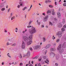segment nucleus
Returning a JSON list of instances; mask_svg holds the SVG:
<instances>
[{"label": "nucleus", "instance_id": "e433bc0d", "mask_svg": "<svg viewBox=\"0 0 66 66\" xmlns=\"http://www.w3.org/2000/svg\"><path fill=\"white\" fill-rule=\"evenodd\" d=\"M63 5L64 6H66V3H64L63 4Z\"/></svg>", "mask_w": 66, "mask_h": 66}, {"label": "nucleus", "instance_id": "2eb2a0df", "mask_svg": "<svg viewBox=\"0 0 66 66\" xmlns=\"http://www.w3.org/2000/svg\"><path fill=\"white\" fill-rule=\"evenodd\" d=\"M30 55V52H28L27 54V56H29Z\"/></svg>", "mask_w": 66, "mask_h": 66}, {"label": "nucleus", "instance_id": "6ab92c4d", "mask_svg": "<svg viewBox=\"0 0 66 66\" xmlns=\"http://www.w3.org/2000/svg\"><path fill=\"white\" fill-rule=\"evenodd\" d=\"M27 29H26L24 31H22V33L23 34H24L25 32H27Z\"/></svg>", "mask_w": 66, "mask_h": 66}, {"label": "nucleus", "instance_id": "1a4fd4ad", "mask_svg": "<svg viewBox=\"0 0 66 66\" xmlns=\"http://www.w3.org/2000/svg\"><path fill=\"white\" fill-rule=\"evenodd\" d=\"M50 55L52 57H54V56H55V54L53 52H51L50 53Z\"/></svg>", "mask_w": 66, "mask_h": 66}, {"label": "nucleus", "instance_id": "c85d7f7f", "mask_svg": "<svg viewBox=\"0 0 66 66\" xmlns=\"http://www.w3.org/2000/svg\"><path fill=\"white\" fill-rule=\"evenodd\" d=\"M49 24H50V25H51V26H52L53 25V24H52V23H51L50 22H49Z\"/></svg>", "mask_w": 66, "mask_h": 66}, {"label": "nucleus", "instance_id": "bf43d9fd", "mask_svg": "<svg viewBox=\"0 0 66 66\" xmlns=\"http://www.w3.org/2000/svg\"><path fill=\"white\" fill-rule=\"evenodd\" d=\"M47 51H45V54H46V53H47Z\"/></svg>", "mask_w": 66, "mask_h": 66}, {"label": "nucleus", "instance_id": "e2e57ef3", "mask_svg": "<svg viewBox=\"0 0 66 66\" xmlns=\"http://www.w3.org/2000/svg\"><path fill=\"white\" fill-rule=\"evenodd\" d=\"M40 23V22H38V24H39V25Z\"/></svg>", "mask_w": 66, "mask_h": 66}, {"label": "nucleus", "instance_id": "f704fd0d", "mask_svg": "<svg viewBox=\"0 0 66 66\" xmlns=\"http://www.w3.org/2000/svg\"><path fill=\"white\" fill-rule=\"evenodd\" d=\"M45 3H48V0L45 1Z\"/></svg>", "mask_w": 66, "mask_h": 66}, {"label": "nucleus", "instance_id": "4be33fe9", "mask_svg": "<svg viewBox=\"0 0 66 66\" xmlns=\"http://www.w3.org/2000/svg\"><path fill=\"white\" fill-rule=\"evenodd\" d=\"M32 21H30L29 23V25H30V24H31V23H32Z\"/></svg>", "mask_w": 66, "mask_h": 66}, {"label": "nucleus", "instance_id": "a211bd4d", "mask_svg": "<svg viewBox=\"0 0 66 66\" xmlns=\"http://www.w3.org/2000/svg\"><path fill=\"white\" fill-rule=\"evenodd\" d=\"M60 39H57L56 40V43H59L60 42Z\"/></svg>", "mask_w": 66, "mask_h": 66}, {"label": "nucleus", "instance_id": "dca6fc26", "mask_svg": "<svg viewBox=\"0 0 66 66\" xmlns=\"http://www.w3.org/2000/svg\"><path fill=\"white\" fill-rule=\"evenodd\" d=\"M16 18V17L15 16H14L13 17H12L11 20H13V19H15V18Z\"/></svg>", "mask_w": 66, "mask_h": 66}, {"label": "nucleus", "instance_id": "a18cd8bd", "mask_svg": "<svg viewBox=\"0 0 66 66\" xmlns=\"http://www.w3.org/2000/svg\"><path fill=\"white\" fill-rule=\"evenodd\" d=\"M29 49L30 50H31V51H32V48L31 47H30L29 48Z\"/></svg>", "mask_w": 66, "mask_h": 66}, {"label": "nucleus", "instance_id": "b1692460", "mask_svg": "<svg viewBox=\"0 0 66 66\" xmlns=\"http://www.w3.org/2000/svg\"><path fill=\"white\" fill-rule=\"evenodd\" d=\"M27 7H24L23 9H22L23 11H24V10H26V9H27Z\"/></svg>", "mask_w": 66, "mask_h": 66}, {"label": "nucleus", "instance_id": "0e129e2a", "mask_svg": "<svg viewBox=\"0 0 66 66\" xmlns=\"http://www.w3.org/2000/svg\"><path fill=\"white\" fill-rule=\"evenodd\" d=\"M10 9H9L8 10V12H10Z\"/></svg>", "mask_w": 66, "mask_h": 66}, {"label": "nucleus", "instance_id": "4d7b16f0", "mask_svg": "<svg viewBox=\"0 0 66 66\" xmlns=\"http://www.w3.org/2000/svg\"><path fill=\"white\" fill-rule=\"evenodd\" d=\"M44 25H43L41 26V28H44Z\"/></svg>", "mask_w": 66, "mask_h": 66}, {"label": "nucleus", "instance_id": "13d9d810", "mask_svg": "<svg viewBox=\"0 0 66 66\" xmlns=\"http://www.w3.org/2000/svg\"><path fill=\"white\" fill-rule=\"evenodd\" d=\"M42 15H44V16H45L46 15L44 13H43Z\"/></svg>", "mask_w": 66, "mask_h": 66}, {"label": "nucleus", "instance_id": "423d86ee", "mask_svg": "<svg viewBox=\"0 0 66 66\" xmlns=\"http://www.w3.org/2000/svg\"><path fill=\"white\" fill-rule=\"evenodd\" d=\"M22 49H25L26 48V44L24 42H23L22 45L21 46Z\"/></svg>", "mask_w": 66, "mask_h": 66}, {"label": "nucleus", "instance_id": "4468645a", "mask_svg": "<svg viewBox=\"0 0 66 66\" xmlns=\"http://www.w3.org/2000/svg\"><path fill=\"white\" fill-rule=\"evenodd\" d=\"M50 46V44H48L46 45V47L45 48L46 49H47V48H49V47Z\"/></svg>", "mask_w": 66, "mask_h": 66}, {"label": "nucleus", "instance_id": "864d4df0", "mask_svg": "<svg viewBox=\"0 0 66 66\" xmlns=\"http://www.w3.org/2000/svg\"><path fill=\"white\" fill-rule=\"evenodd\" d=\"M38 66H41V64H38Z\"/></svg>", "mask_w": 66, "mask_h": 66}, {"label": "nucleus", "instance_id": "a878e982", "mask_svg": "<svg viewBox=\"0 0 66 66\" xmlns=\"http://www.w3.org/2000/svg\"><path fill=\"white\" fill-rule=\"evenodd\" d=\"M61 30L62 32L64 31H65V28H62L61 29Z\"/></svg>", "mask_w": 66, "mask_h": 66}, {"label": "nucleus", "instance_id": "ea45409f", "mask_svg": "<svg viewBox=\"0 0 66 66\" xmlns=\"http://www.w3.org/2000/svg\"><path fill=\"white\" fill-rule=\"evenodd\" d=\"M54 36H53V39H55V37H54Z\"/></svg>", "mask_w": 66, "mask_h": 66}, {"label": "nucleus", "instance_id": "338daca9", "mask_svg": "<svg viewBox=\"0 0 66 66\" xmlns=\"http://www.w3.org/2000/svg\"><path fill=\"white\" fill-rule=\"evenodd\" d=\"M54 20H55V21H57V19H56V18H55Z\"/></svg>", "mask_w": 66, "mask_h": 66}, {"label": "nucleus", "instance_id": "58836bf2", "mask_svg": "<svg viewBox=\"0 0 66 66\" xmlns=\"http://www.w3.org/2000/svg\"><path fill=\"white\" fill-rule=\"evenodd\" d=\"M31 27H32V26H30L29 25L27 26V28H29Z\"/></svg>", "mask_w": 66, "mask_h": 66}, {"label": "nucleus", "instance_id": "774afa93", "mask_svg": "<svg viewBox=\"0 0 66 66\" xmlns=\"http://www.w3.org/2000/svg\"><path fill=\"white\" fill-rule=\"evenodd\" d=\"M17 64V62H15L14 63V65H16V64Z\"/></svg>", "mask_w": 66, "mask_h": 66}, {"label": "nucleus", "instance_id": "cd10ccee", "mask_svg": "<svg viewBox=\"0 0 66 66\" xmlns=\"http://www.w3.org/2000/svg\"><path fill=\"white\" fill-rule=\"evenodd\" d=\"M38 58V56H36L35 57L34 59H37Z\"/></svg>", "mask_w": 66, "mask_h": 66}, {"label": "nucleus", "instance_id": "393cba45", "mask_svg": "<svg viewBox=\"0 0 66 66\" xmlns=\"http://www.w3.org/2000/svg\"><path fill=\"white\" fill-rule=\"evenodd\" d=\"M43 42H45L46 41V38L45 37H44L43 38Z\"/></svg>", "mask_w": 66, "mask_h": 66}, {"label": "nucleus", "instance_id": "09e8293b", "mask_svg": "<svg viewBox=\"0 0 66 66\" xmlns=\"http://www.w3.org/2000/svg\"><path fill=\"white\" fill-rule=\"evenodd\" d=\"M2 65H4V62H3L2 63Z\"/></svg>", "mask_w": 66, "mask_h": 66}, {"label": "nucleus", "instance_id": "37998d69", "mask_svg": "<svg viewBox=\"0 0 66 66\" xmlns=\"http://www.w3.org/2000/svg\"><path fill=\"white\" fill-rule=\"evenodd\" d=\"M23 65V64L22 63H21L20 64V65L22 66Z\"/></svg>", "mask_w": 66, "mask_h": 66}, {"label": "nucleus", "instance_id": "2f4dec72", "mask_svg": "<svg viewBox=\"0 0 66 66\" xmlns=\"http://www.w3.org/2000/svg\"><path fill=\"white\" fill-rule=\"evenodd\" d=\"M47 14H49V13H51V11H50L48 10L47 12Z\"/></svg>", "mask_w": 66, "mask_h": 66}, {"label": "nucleus", "instance_id": "0eeeda50", "mask_svg": "<svg viewBox=\"0 0 66 66\" xmlns=\"http://www.w3.org/2000/svg\"><path fill=\"white\" fill-rule=\"evenodd\" d=\"M48 15H47L45 16V17L44 18V21H46L48 20Z\"/></svg>", "mask_w": 66, "mask_h": 66}, {"label": "nucleus", "instance_id": "f03ea898", "mask_svg": "<svg viewBox=\"0 0 66 66\" xmlns=\"http://www.w3.org/2000/svg\"><path fill=\"white\" fill-rule=\"evenodd\" d=\"M29 32L31 34H32L33 33H35V32H36V30H35V27H32V28L30 30Z\"/></svg>", "mask_w": 66, "mask_h": 66}, {"label": "nucleus", "instance_id": "f257e3e1", "mask_svg": "<svg viewBox=\"0 0 66 66\" xmlns=\"http://www.w3.org/2000/svg\"><path fill=\"white\" fill-rule=\"evenodd\" d=\"M58 50H59V52L60 53H62L64 51V50L62 47V45L60 44L59 45L57 48Z\"/></svg>", "mask_w": 66, "mask_h": 66}, {"label": "nucleus", "instance_id": "4c0bfd02", "mask_svg": "<svg viewBox=\"0 0 66 66\" xmlns=\"http://www.w3.org/2000/svg\"><path fill=\"white\" fill-rule=\"evenodd\" d=\"M17 7L18 8H20V5H18L17 6Z\"/></svg>", "mask_w": 66, "mask_h": 66}, {"label": "nucleus", "instance_id": "8fccbe9b", "mask_svg": "<svg viewBox=\"0 0 66 66\" xmlns=\"http://www.w3.org/2000/svg\"><path fill=\"white\" fill-rule=\"evenodd\" d=\"M55 65L56 66H58V64L56 63H55Z\"/></svg>", "mask_w": 66, "mask_h": 66}, {"label": "nucleus", "instance_id": "603ef678", "mask_svg": "<svg viewBox=\"0 0 66 66\" xmlns=\"http://www.w3.org/2000/svg\"><path fill=\"white\" fill-rule=\"evenodd\" d=\"M21 4H24V2H21Z\"/></svg>", "mask_w": 66, "mask_h": 66}, {"label": "nucleus", "instance_id": "7c9ffc66", "mask_svg": "<svg viewBox=\"0 0 66 66\" xmlns=\"http://www.w3.org/2000/svg\"><path fill=\"white\" fill-rule=\"evenodd\" d=\"M49 7H53V6L51 5H49Z\"/></svg>", "mask_w": 66, "mask_h": 66}, {"label": "nucleus", "instance_id": "49530a36", "mask_svg": "<svg viewBox=\"0 0 66 66\" xmlns=\"http://www.w3.org/2000/svg\"><path fill=\"white\" fill-rule=\"evenodd\" d=\"M48 3H49V2H51V1H50V0H48Z\"/></svg>", "mask_w": 66, "mask_h": 66}, {"label": "nucleus", "instance_id": "6e6d98bb", "mask_svg": "<svg viewBox=\"0 0 66 66\" xmlns=\"http://www.w3.org/2000/svg\"><path fill=\"white\" fill-rule=\"evenodd\" d=\"M63 27L64 28H66V26L65 25H64L63 26Z\"/></svg>", "mask_w": 66, "mask_h": 66}, {"label": "nucleus", "instance_id": "5fc2aeb1", "mask_svg": "<svg viewBox=\"0 0 66 66\" xmlns=\"http://www.w3.org/2000/svg\"><path fill=\"white\" fill-rule=\"evenodd\" d=\"M12 15H13V14L12 13H11L10 14V16H12Z\"/></svg>", "mask_w": 66, "mask_h": 66}, {"label": "nucleus", "instance_id": "20e7f679", "mask_svg": "<svg viewBox=\"0 0 66 66\" xmlns=\"http://www.w3.org/2000/svg\"><path fill=\"white\" fill-rule=\"evenodd\" d=\"M40 45H38L35 46L34 47V49L35 50H37L39 49H40Z\"/></svg>", "mask_w": 66, "mask_h": 66}, {"label": "nucleus", "instance_id": "412c9836", "mask_svg": "<svg viewBox=\"0 0 66 66\" xmlns=\"http://www.w3.org/2000/svg\"><path fill=\"white\" fill-rule=\"evenodd\" d=\"M5 8H3L1 10L2 11H5Z\"/></svg>", "mask_w": 66, "mask_h": 66}, {"label": "nucleus", "instance_id": "5701e85b", "mask_svg": "<svg viewBox=\"0 0 66 66\" xmlns=\"http://www.w3.org/2000/svg\"><path fill=\"white\" fill-rule=\"evenodd\" d=\"M62 23H65V19H63L62 20Z\"/></svg>", "mask_w": 66, "mask_h": 66}, {"label": "nucleus", "instance_id": "ddd939ff", "mask_svg": "<svg viewBox=\"0 0 66 66\" xmlns=\"http://www.w3.org/2000/svg\"><path fill=\"white\" fill-rule=\"evenodd\" d=\"M57 14L58 17V18H60V17H61V14H60V12H58L57 13Z\"/></svg>", "mask_w": 66, "mask_h": 66}, {"label": "nucleus", "instance_id": "9d476101", "mask_svg": "<svg viewBox=\"0 0 66 66\" xmlns=\"http://www.w3.org/2000/svg\"><path fill=\"white\" fill-rule=\"evenodd\" d=\"M32 43V41H29L27 42V46H29V45H30Z\"/></svg>", "mask_w": 66, "mask_h": 66}, {"label": "nucleus", "instance_id": "72a5a7b5", "mask_svg": "<svg viewBox=\"0 0 66 66\" xmlns=\"http://www.w3.org/2000/svg\"><path fill=\"white\" fill-rule=\"evenodd\" d=\"M16 45V44L15 43L13 44L12 45V46H15Z\"/></svg>", "mask_w": 66, "mask_h": 66}, {"label": "nucleus", "instance_id": "052dcab7", "mask_svg": "<svg viewBox=\"0 0 66 66\" xmlns=\"http://www.w3.org/2000/svg\"><path fill=\"white\" fill-rule=\"evenodd\" d=\"M45 63H47V64H48V62H47V61H45Z\"/></svg>", "mask_w": 66, "mask_h": 66}, {"label": "nucleus", "instance_id": "473e14b6", "mask_svg": "<svg viewBox=\"0 0 66 66\" xmlns=\"http://www.w3.org/2000/svg\"><path fill=\"white\" fill-rule=\"evenodd\" d=\"M4 6V4H2L1 5V7H3Z\"/></svg>", "mask_w": 66, "mask_h": 66}, {"label": "nucleus", "instance_id": "a19ab883", "mask_svg": "<svg viewBox=\"0 0 66 66\" xmlns=\"http://www.w3.org/2000/svg\"><path fill=\"white\" fill-rule=\"evenodd\" d=\"M50 51H53V48H51Z\"/></svg>", "mask_w": 66, "mask_h": 66}, {"label": "nucleus", "instance_id": "f8f14e48", "mask_svg": "<svg viewBox=\"0 0 66 66\" xmlns=\"http://www.w3.org/2000/svg\"><path fill=\"white\" fill-rule=\"evenodd\" d=\"M51 12L52 13V14L53 15H54V9H52L51 10Z\"/></svg>", "mask_w": 66, "mask_h": 66}, {"label": "nucleus", "instance_id": "79ce46f5", "mask_svg": "<svg viewBox=\"0 0 66 66\" xmlns=\"http://www.w3.org/2000/svg\"><path fill=\"white\" fill-rule=\"evenodd\" d=\"M19 4H20V6H22V4H20V2L19 3Z\"/></svg>", "mask_w": 66, "mask_h": 66}, {"label": "nucleus", "instance_id": "9b49d317", "mask_svg": "<svg viewBox=\"0 0 66 66\" xmlns=\"http://www.w3.org/2000/svg\"><path fill=\"white\" fill-rule=\"evenodd\" d=\"M62 47L63 48H66V43L64 42L62 45Z\"/></svg>", "mask_w": 66, "mask_h": 66}, {"label": "nucleus", "instance_id": "bb28decb", "mask_svg": "<svg viewBox=\"0 0 66 66\" xmlns=\"http://www.w3.org/2000/svg\"><path fill=\"white\" fill-rule=\"evenodd\" d=\"M15 31L16 32H17L18 28H16L15 29Z\"/></svg>", "mask_w": 66, "mask_h": 66}, {"label": "nucleus", "instance_id": "680f3d73", "mask_svg": "<svg viewBox=\"0 0 66 66\" xmlns=\"http://www.w3.org/2000/svg\"><path fill=\"white\" fill-rule=\"evenodd\" d=\"M41 60H42V59H39V62H40V61H41Z\"/></svg>", "mask_w": 66, "mask_h": 66}, {"label": "nucleus", "instance_id": "f3484780", "mask_svg": "<svg viewBox=\"0 0 66 66\" xmlns=\"http://www.w3.org/2000/svg\"><path fill=\"white\" fill-rule=\"evenodd\" d=\"M58 25L59 28H61V27H62V24H58Z\"/></svg>", "mask_w": 66, "mask_h": 66}, {"label": "nucleus", "instance_id": "7ed1b4c3", "mask_svg": "<svg viewBox=\"0 0 66 66\" xmlns=\"http://www.w3.org/2000/svg\"><path fill=\"white\" fill-rule=\"evenodd\" d=\"M23 39H24L25 42H28L29 40V38L28 37L26 36H24L23 37Z\"/></svg>", "mask_w": 66, "mask_h": 66}, {"label": "nucleus", "instance_id": "aec40b11", "mask_svg": "<svg viewBox=\"0 0 66 66\" xmlns=\"http://www.w3.org/2000/svg\"><path fill=\"white\" fill-rule=\"evenodd\" d=\"M7 55L8 57H9L10 58H11V56H10V53H7Z\"/></svg>", "mask_w": 66, "mask_h": 66}, {"label": "nucleus", "instance_id": "69168bd1", "mask_svg": "<svg viewBox=\"0 0 66 66\" xmlns=\"http://www.w3.org/2000/svg\"><path fill=\"white\" fill-rule=\"evenodd\" d=\"M32 7V5H31V6H30V9H31Z\"/></svg>", "mask_w": 66, "mask_h": 66}, {"label": "nucleus", "instance_id": "c756f323", "mask_svg": "<svg viewBox=\"0 0 66 66\" xmlns=\"http://www.w3.org/2000/svg\"><path fill=\"white\" fill-rule=\"evenodd\" d=\"M19 57L20 59H21V58H22V56H21V54H20L19 56Z\"/></svg>", "mask_w": 66, "mask_h": 66}, {"label": "nucleus", "instance_id": "39448f33", "mask_svg": "<svg viewBox=\"0 0 66 66\" xmlns=\"http://www.w3.org/2000/svg\"><path fill=\"white\" fill-rule=\"evenodd\" d=\"M62 31H59L57 33V35L59 38H60L62 36V34L63 33Z\"/></svg>", "mask_w": 66, "mask_h": 66}, {"label": "nucleus", "instance_id": "6e6552de", "mask_svg": "<svg viewBox=\"0 0 66 66\" xmlns=\"http://www.w3.org/2000/svg\"><path fill=\"white\" fill-rule=\"evenodd\" d=\"M32 35H30L29 36V40L30 42H32Z\"/></svg>", "mask_w": 66, "mask_h": 66}, {"label": "nucleus", "instance_id": "3c124183", "mask_svg": "<svg viewBox=\"0 0 66 66\" xmlns=\"http://www.w3.org/2000/svg\"><path fill=\"white\" fill-rule=\"evenodd\" d=\"M53 45L54 46H56V43H54V44H53Z\"/></svg>", "mask_w": 66, "mask_h": 66}, {"label": "nucleus", "instance_id": "c03bdc74", "mask_svg": "<svg viewBox=\"0 0 66 66\" xmlns=\"http://www.w3.org/2000/svg\"><path fill=\"white\" fill-rule=\"evenodd\" d=\"M55 48H53V51H55Z\"/></svg>", "mask_w": 66, "mask_h": 66}, {"label": "nucleus", "instance_id": "de8ad7c7", "mask_svg": "<svg viewBox=\"0 0 66 66\" xmlns=\"http://www.w3.org/2000/svg\"><path fill=\"white\" fill-rule=\"evenodd\" d=\"M43 59H46V56H44L43 57Z\"/></svg>", "mask_w": 66, "mask_h": 66}, {"label": "nucleus", "instance_id": "c9c22d12", "mask_svg": "<svg viewBox=\"0 0 66 66\" xmlns=\"http://www.w3.org/2000/svg\"><path fill=\"white\" fill-rule=\"evenodd\" d=\"M9 44H10V43H9V42H8L6 43V45L7 46H8L9 45Z\"/></svg>", "mask_w": 66, "mask_h": 66}]
</instances>
